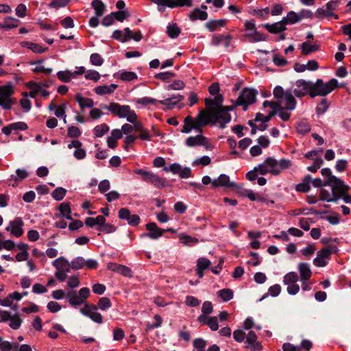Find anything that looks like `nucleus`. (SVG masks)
Wrapping results in <instances>:
<instances>
[{"mask_svg": "<svg viewBox=\"0 0 351 351\" xmlns=\"http://www.w3.org/2000/svg\"><path fill=\"white\" fill-rule=\"evenodd\" d=\"M343 87H344V84H339L335 78H332L326 83L322 79H317L313 84V92H312L311 98L317 96L325 97L335 88Z\"/></svg>", "mask_w": 351, "mask_h": 351, "instance_id": "nucleus-1", "label": "nucleus"}, {"mask_svg": "<svg viewBox=\"0 0 351 351\" xmlns=\"http://www.w3.org/2000/svg\"><path fill=\"white\" fill-rule=\"evenodd\" d=\"M206 117V112L199 110L195 119L191 116H187L184 118V123L187 128H190V132L192 130H195L198 133L202 134L203 132V128L209 125V120Z\"/></svg>", "mask_w": 351, "mask_h": 351, "instance_id": "nucleus-2", "label": "nucleus"}, {"mask_svg": "<svg viewBox=\"0 0 351 351\" xmlns=\"http://www.w3.org/2000/svg\"><path fill=\"white\" fill-rule=\"evenodd\" d=\"M206 117V112L199 110L195 119L191 116H187L184 118V123L187 128H190V132L192 130H195L198 133L202 134L203 132V128L209 125V120Z\"/></svg>", "mask_w": 351, "mask_h": 351, "instance_id": "nucleus-3", "label": "nucleus"}, {"mask_svg": "<svg viewBox=\"0 0 351 351\" xmlns=\"http://www.w3.org/2000/svg\"><path fill=\"white\" fill-rule=\"evenodd\" d=\"M257 94L258 92L254 88H244L236 100V105L242 106L243 110L246 111L250 105L256 102Z\"/></svg>", "mask_w": 351, "mask_h": 351, "instance_id": "nucleus-4", "label": "nucleus"}, {"mask_svg": "<svg viewBox=\"0 0 351 351\" xmlns=\"http://www.w3.org/2000/svg\"><path fill=\"white\" fill-rule=\"evenodd\" d=\"M104 108L109 110L114 116L121 119L125 118L132 123V111L130 106L110 103L108 106H105Z\"/></svg>", "mask_w": 351, "mask_h": 351, "instance_id": "nucleus-5", "label": "nucleus"}, {"mask_svg": "<svg viewBox=\"0 0 351 351\" xmlns=\"http://www.w3.org/2000/svg\"><path fill=\"white\" fill-rule=\"evenodd\" d=\"M14 93V87L12 83H8L0 86V106L4 109H10L14 101L12 95Z\"/></svg>", "mask_w": 351, "mask_h": 351, "instance_id": "nucleus-6", "label": "nucleus"}, {"mask_svg": "<svg viewBox=\"0 0 351 351\" xmlns=\"http://www.w3.org/2000/svg\"><path fill=\"white\" fill-rule=\"evenodd\" d=\"M206 113L207 119L209 120V125H215L218 121H223L225 122H230L231 115L227 112H224L221 108L215 110L214 109H210V111L202 110Z\"/></svg>", "mask_w": 351, "mask_h": 351, "instance_id": "nucleus-7", "label": "nucleus"}, {"mask_svg": "<svg viewBox=\"0 0 351 351\" xmlns=\"http://www.w3.org/2000/svg\"><path fill=\"white\" fill-rule=\"evenodd\" d=\"M138 138L143 141L151 139L149 132L145 130L142 123L137 120V115L133 111V143Z\"/></svg>", "mask_w": 351, "mask_h": 351, "instance_id": "nucleus-8", "label": "nucleus"}, {"mask_svg": "<svg viewBox=\"0 0 351 351\" xmlns=\"http://www.w3.org/2000/svg\"><path fill=\"white\" fill-rule=\"evenodd\" d=\"M326 184H330L332 195H340V198L350 190V186L337 177H332L330 180H326Z\"/></svg>", "mask_w": 351, "mask_h": 351, "instance_id": "nucleus-9", "label": "nucleus"}, {"mask_svg": "<svg viewBox=\"0 0 351 351\" xmlns=\"http://www.w3.org/2000/svg\"><path fill=\"white\" fill-rule=\"evenodd\" d=\"M24 221L21 217H15L9 221L5 230L10 232V235L16 238L21 237L23 233Z\"/></svg>", "mask_w": 351, "mask_h": 351, "instance_id": "nucleus-10", "label": "nucleus"}, {"mask_svg": "<svg viewBox=\"0 0 351 351\" xmlns=\"http://www.w3.org/2000/svg\"><path fill=\"white\" fill-rule=\"evenodd\" d=\"M82 315L89 317L92 321L97 324L103 322V317L97 311V307L95 305L86 304L84 307L80 309Z\"/></svg>", "mask_w": 351, "mask_h": 351, "instance_id": "nucleus-11", "label": "nucleus"}, {"mask_svg": "<svg viewBox=\"0 0 351 351\" xmlns=\"http://www.w3.org/2000/svg\"><path fill=\"white\" fill-rule=\"evenodd\" d=\"M185 144L187 147H190L197 145H202L205 146L206 149H208V138L201 134L195 136H189L185 141Z\"/></svg>", "mask_w": 351, "mask_h": 351, "instance_id": "nucleus-12", "label": "nucleus"}, {"mask_svg": "<svg viewBox=\"0 0 351 351\" xmlns=\"http://www.w3.org/2000/svg\"><path fill=\"white\" fill-rule=\"evenodd\" d=\"M236 186V183L230 181V178L226 174H221L218 178L215 179L212 182V188L215 189L221 186L232 188Z\"/></svg>", "mask_w": 351, "mask_h": 351, "instance_id": "nucleus-13", "label": "nucleus"}, {"mask_svg": "<svg viewBox=\"0 0 351 351\" xmlns=\"http://www.w3.org/2000/svg\"><path fill=\"white\" fill-rule=\"evenodd\" d=\"M223 97L221 94H217L213 99L206 98L205 99V104L206 109L205 110L210 111V109L215 110L221 108L223 106Z\"/></svg>", "mask_w": 351, "mask_h": 351, "instance_id": "nucleus-14", "label": "nucleus"}, {"mask_svg": "<svg viewBox=\"0 0 351 351\" xmlns=\"http://www.w3.org/2000/svg\"><path fill=\"white\" fill-rule=\"evenodd\" d=\"M146 229L148 230L147 236L152 239H156L161 237L164 232L165 229L158 227L157 224L154 222L148 223L146 224Z\"/></svg>", "mask_w": 351, "mask_h": 351, "instance_id": "nucleus-15", "label": "nucleus"}, {"mask_svg": "<svg viewBox=\"0 0 351 351\" xmlns=\"http://www.w3.org/2000/svg\"><path fill=\"white\" fill-rule=\"evenodd\" d=\"M147 182L152 184L157 188H163L165 186H170V183L165 178H161L158 175L151 171L149 176L147 177L146 180Z\"/></svg>", "mask_w": 351, "mask_h": 351, "instance_id": "nucleus-16", "label": "nucleus"}, {"mask_svg": "<svg viewBox=\"0 0 351 351\" xmlns=\"http://www.w3.org/2000/svg\"><path fill=\"white\" fill-rule=\"evenodd\" d=\"M227 23L228 20L226 19L218 20L212 19L206 22L204 24V27L210 32H215L217 31L219 27H223Z\"/></svg>", "mask_w": 351, "mask_h": 351, "instance_id": "nucleus-17", "label": "nucleus"}, {"mask_svg": "<svg viewBox=\"0 0 351 351\" xmlns=\"http://www.w3.org/2000/svg\"><path fill=\"white\" fill-rule=\"evenodd\" d=\"M52 265L56 270L70 271L71 263L63 256L55 259L52 263Z\"/></svg>", "mask_w": 351, "mask_h": 351, "instance_id": "nucleus-18", "label": "nucleus"}, {"mask_svg": "<svg viewBox=\"0 0 351 351\" xmlns=\"http://www.w3.org/2000/svg\"><path fill=\"white\" fill-rule=\"evenodd\" d=\"M117 88L116 84H111L110 85L99 86L94 88V91L97 95L103 96L106 95H110Z\"/></svg>", "mask_w": 351, "mask_h": 351, "instance_id": "nucleus-19", "label": "nucleus"}, {"mask_svg": "<svg viewBox=\"0 0 351 351\" xmlns=\"http://www.w3.org/2000/svg\"><path fill=\"white\" fill-rule=\"evenodd\" d=\"M108 268L111 271H116L125 276H131L130 269L124 265L110 263L108 264Z\"/></svg>", "mask_w": 351, "mask_h": 351, "instance_id": "nucleus-20", "label": "nucleus"}, {"mask_svg": "<svg viewBox=\"0 0 351 351\" xmlns=\"http://www.w3.org/2000/svg\"><path fill=\"white\" fill-rule=\"evenodd\" d=\"M208 17V14L206 11H203L198 8H195L189 14V18L191 21L197 20L206 21Z\"/></svg>", "mask_w": 351, "mask_h": 351, "instance_id": "nucleus-21", "label": "nucleus"}, {"mask_svg": "<svg viewBox=\"0 0 351 351\" xmlns=\"http://www.w3.org/2000/svg\"><path fill=\"white\" fill-rule=\"evenodd\" d=\"M284 98L285 99V109L287 110H293L296 107L297 101L293 95L292 91L287 90Z\"/></svg>", "mask_w": 351, "mask_h": 351, "instance_id": "nucleus-22", "label": "nucleus"}, {"mask_svg": "<svg viewBox=\"0 0 351 351\" xmlns=\"http://www.w3.org/2000/svg\"><path fill=\"white\" fill-rule=\"evenodd\" d=\"M66 298L68 299L69 304L74 307L84 303L75 291H68L66 293Z\"/></svg>", "mask_w": 351, "mask_h": 351, "instance_id": "nucleus-23", "label": "nucleus"}, {"mask_svg": "<svg viewBox=\"0 0 351 351\" xmlns=\"http://www.w3.org/2000/svg\"><path fill=\"white\" fill-rule=\"evenodd\" d=\"M298 269L302 281H307L310 279L312 276V272L308 263H300L298 265Z\"/></svg>", "mask_w": 351, "mask_h": 351, "instance_id": "nucleus-24", "label": "nucleus"}, {"mask_svg": "<svg viewBox=\"0 0 351 351\" xmlns=\"http://www.w3.org/2000/svg\"><path fill=\"white\" fill-rule=\"evenodd\" d=\"M122 136V132L119 129L113 130L111 135L107 138V145L109 148L114 149L117 146V141Z\"/></svg>", "mask_w": 351, "mask_h": 351, "instance_id": "nucleus-25", "label": "nucleus"}, {"mask_svg": "<svg viewBox=\"0 0 351 351\" xmlns=\"http://www.w3.org/2000/svg\"><path fill=\"white\" fill-rule=\"evenodd\" d=\"M112 36L121 42H125L132 38L131 31L127 27L123 31L116 30L113 32Z\"/></svg>", "mask_w": 351, "mask_h": 351, "instance_id": "nucleus-26", "label": "nucleus"}, {"mask_svg": "<svg viewBox=\"0 0 351 351\" xmlns=\"http://www.w3.org/2000/svg\"><path fill=\"white\" fill-rule=\"evenodd\" d=\"M264 163L268 167H270V173L274 176H278L280 173V169L278 168V161L273 157L267 158Z\"/></svg>", "mask_w": 351, "mask_h": 351, "instance_id": "nucleus-27", "label": "nucleus"}, {"mask_svg": "<svg viewBox=\"0 0 351 351\" xmlns=\"http://www.w3.org/2000/svg\"><path fill=\"white\" fill-rule=\"evenodd\" d=\"M21 45L23 47H26L30 50H32L34 53H43L45 52L47 48L43 47L39 44L32 43V42H22Z\"/></svg>", "mask_w": 351, "mask_h": 351, "instance_id": "nucleus-28", "label": "nucleus"}, {"mask_svg": "<svg viewBox=\"0 0 351 351\" xmlns=\"http://www.w3.org/2000/svg\"><path fill=\"white\" fill-rule=\"evenodd\" d=\"M319 45H311L309 42L305 41L301 44V52L302 55L307 56L313 52L319 50Z\"/></svg>", "mask_w": 351, "mask_h": 351, "instance_id": "nucleus-29", "label": "nucleus"}, {"mask_svg": "<svg viewBox=\"0 0 351 351\" xmlns=\"http://www.w3.org/2000/svg\"><path fill=\"white\" fill-rule=\"evenodd\" d=\"M261 26L267 30L269 33L273 34H278L285 32L279 22H276L272 24L265 23L262 24Z\"/></svg>", "mask_w": 351, "mask_h": 351, "instance_id": "nucleus-30", "label": "nucleus"}, {"mask_svg": "<svg viewBox=\"0 0 351 351\" xmlns=\"http://www.w3.org/2000/svg\"><path fill=\"white\" fill-rule=\"evenodd\" d=\"M311 182V176L310 174H307L302 182L298 184H297L295 189L297 191L306 193L311 189L310 183Z\"/></svg>", "mask_w": 351, "mask_h": 351, "instance_id": "nucleus-31", "label": "nucleus"}, {"mask_svg": "<svg viewBox=\"0 0 351 351\" xmlns=\"http://www.w3.org/2000/svg\"><path fill=\"white\" fill-rule=\"evenodd\" d=\"M104 222H106V219L101 215H99L97 217H88L85 220V224L87 226L90 228L97 227V228Z\"/></svg>", "mask_w": 351, "mask_h": 351, "instance_id": "nucleus-32", "label": "nucleus"}, {"mask_svg": "<svg viewBox=\"0 0 351 351\" xmlns=\"http://www.w3.org/2000/svg\"><path fill=\"white\" fill-rule=\"evenodd\" d=\"M75 99L82 110L85 108H92L94 106L92 99L84 97L80 94L76 95Z\"/></svg>", "mask_w": 351, "mask_h": 351, "instance_id": "nucleus-33", "label": "nucleus"}, {"mask_svg": "<svg viewBox=\"0 0 351 351\" xmlns=\"http://www.w3.org/2000/svg\"><path fill=\"white\" fill-rule=\"evenodd\" d=\"M19 21L13 17L7 16L4 19L3 23H0V28L8 29L15 28L18 26Z\"/></svg>", "mask_w": 351, "mask_h": 351, "instance_id": "nucleus-34", "label": "nucleus"}, {"mask_svg": "<svg viewBox=\"0 0 351 351\" xmlns=\"http://www.w3.org/2000/svg\"><path fill=\"white\" fill-rule=\"evenodd\" d=\"M313 84L314 83L312 82L306 81L302 79L298 80L295 82V85L298 87H302L303 90L308 92L311 97L312 92H313Z\"/></svg>", "mask_w": 351, "mask_h": 351, "instance_id": "nucleus-35", "label": "nucleus"}, {"mask_svg": "<svg viewBox=\"0 0 351 351\" xmlns=\"http://www.w3.org/2000/svg\"><path fill=\"white\" fill-rule=\"evenodd\" d=\"M320 199L326 201L328 202H336L340 199V195H330V193L326 189H321L319 193Z\"/></svg>", "mask_w": 351, "mask_h": 351, "instance_id": "nucleus-36", "label": "nucleus"}, {"mask_svg": "<svg viewBox=\"0 0 351 351\" xmlns=\"http://www.w3.org/2000/svg\"><path fill=\"white\" fill-rule=\"evenodd\" d=\"M60 216L67 219H72L71 210L69 203L63 202L59 206Z\"/></svg>", "mask_w": 351, "mask_h": 351, "instance_id": "nucleus-37", "label": "nucleus"}, {"mask_svg": "<svg viewBox=\"0 0 351 351\" xmlns=\"http://www.w3.org/2000/svg\"><path fill=\"white\" fill-rule=\"evenodd\" d=\"M43 60H39L38 62H31V65H34V67L32 69V71L34 73H44L45 74H50L52 72L51 68H45L43 65H42Z\"/></svg>", "mask_w": 351, "mask_h": 351, "instance_id": "nucleus-38", "label": "nucleus"}, {"mask_svg": "<svg viewBox=\"0 0 351 351\" xmlns=\"http://www.w3.org/2000/svg\"><path fill=\"white\" fill-rule=\"evenodd\" d=\"M91 5L97 16H101L104 14L106 6L101 0H93Z\"/></svg>", "mask_w": 351, "mask_h": 351, "instance_id": "nucleus-39", "label": "nucleus"}, {"mask_svg": "<svg viewBox=\"0 0 351 351\" xmlns=\"http://www.w3.org/2000/svg\"><path fill=\"white\" fill-rule=\"evenodd\" d=\"M57 77L63 82H69L74 78L72 71L68 69L58 71Z\"/></svg>", "mask_w": 351, "mask_h": 351, "instance_id": "nucleus-40", "label": "nucleus"}, {"mask_svg": "<svg viewBox=\"0 0 351 351\" xmlns=\"http://www.w3.org/2000/svg\"><path fill=\"white\" fill-rule=\"evenodd\" d=\"M28 176V172L24 169H17L16 171V175H12L10 176V180H13L14 182H18L26 178Z\"/></svg>", "mask_w": 351, "mask_h": 351, "instance_id": "nucleus-41", "label": "nucleus"}, {"mask_svg": "<svg viewBox=\"0 0 351 351\" xmlns=\"http://www.w3.org/2000/svg\"><path fill=\"white\" fill-rule=\"evenodd\" d=\"M276 114V110H271V112H269V114L267 115H264L262 113L258 112L256 114L254 121L256 122L261 121L263 123H266L269 122L271 120V119L273 117H274Z\"/></svg>", "mask_w": 351, "mask_h": 351, "instance_id": "nucleus-42", "label": "nucleus"}, {"mask_svg": "<svg viewBox=\"0 0 351 351\" xmlns=\"http://www.w3.org/2000/svg\"><path fill=\"white\" fill-rule=\"evenodd\" d=\"M167 33L171 38H176L180 35V29L176 23L169 24L167 27Z\"/></svg>", "mask_w": 351, "mask_h": 351, "instance_id": "nucleus-43", "label": "nucleus"}, {"mask_svg": "<svg viewBox=\"0 0 351 351\" xmlns=\"http://www.w3.org/2000/svg\"><path fill=\"white\" fill-rule=\"evenodd\" d=\"M193 5L192 0H171L169 8H174L178 7H191Z\"/></svg>", "mask_w": 351, "mask_h": 351, "instance_id": "nucleus-44", "label": "nucleus"}, {"mask_svg": "<svg viewBox=\"0 0 351 351\" xmlns=\"http://www.w3.org/2000/svg\"><path fill=\"white\" fill-rule=\"evenodd\" d=\"M71 268L75 270L85 268V259L82 256L75 258L71 262Z\"/></svg>", "mask_w": 351, "mask_h": 351, "instance_id": "nucleus-45", "label": "nucleus"}, {"mask_svg": "<svg viewBox=\"0 0 351 351\" xmlns=\"http://www.w3.org/2000/svg\"><path fill=\"white\" fill-rule=\"evenodd\" d=\"M109 126L107 124L102 123L101 125H97L94 128L93 132L96 137H102L109 131Z\"/></svg>", "mask_w": 351, "mask_h": 351, "instance_id": "nucleus-46", "label": "nucleus"}, {"mask_svg": "<svg viewBox=\"0 0 351 351\" xmlns=\"http://www.w3.org/2000/svg\"><path fill=\"white\" fill-rule=\"evenodd\" d=\"M84 77L87 80H92L95 82H97L99 80L101 77L100 73L93 69H89L86 71Z\"/></svg>", "mask_w": 351, "mask_h": 351, "instance_id": "nucleus-47", "label": "nucleus"}, {"mask_svg": "<svg viewBox=\"0 0 351 351\" xmlns=\"http://www.w3.org/2000/svg\"><path fill=\"white\" fill-rule=\"evenodd\" d=\"M19 345L17 343L5 341L1 338L0 351H11L13 348H16Z\"/></svg>", "mask_w": 351, "mask_h": 351, "instance_id": "nucleus-48", "label": "nucleus"}, {"mask_svg": "<svg viewBox=\"0 0 351 351\" xmlns=\"http://www.w3.org/2000/svg\"><path fill=\"white\" fill-rule=\"evenodd\" d=\"M218 295L224 301L228 302L232 299L234 293L230 289H223L218 291Z\"/></svg>", "mask_w": 351, "mask_h": 351, "instance_id": "nucleus-49", "label": "nucleus"}, {"mask_svg": "<svg viewBox=\"0 0 351 351\" xmlns=\"http://www.w3.org/2000/svg\"><path fill=\"white\" fill-rule=\"evenodd\" d=\"M10 319L9 326L11 328L17 330L20 328L22 323V319L20 317L19 314L13 315V316Z\"/></svg>", "mask_w": 351, "mask_h": 351, "instance_id": "nucleus-50", "label": "nucleus"}, {"mask_svg": "<svg viewBox=\"0 0 351 351\" xmlns=\"http://www.w3.org/2000/svg\"><path fill=\"white\" fill-rule=\"evenodd\" d=\"M123 134L127 135L126 136V142L128 145L132 143V136L130 135L132 132V125L129 123H125L122 126L121 130H120Z\"/></svg>", "mask_w": 351, "mask_h": 351, "instance_id": "nucleus-51", "label": "nucleus"}, {"mask_svg": "<svg viewBox=\"0 0 351 351\" xmlns=\"http://www.w3.org/2000/svg\"><path fill=\"white\" fill-rule=\"evenodd\" d=\"M298 280V276L295 272H289L283 278L285 285H290L295 283Z\"/></svg>", "mask_w": 351, "mask_h": 351, "instance_id": "nucleus-52", "label": "nucleus"}, {"mask_svg": "<svg viewBox=\"0 0 351 351\" xmlns=\"http://www.w3.org/2000/svg\"><path fill=\"white\" fill-rule=\"evenodd\" d=\"M66 193V190L62 187L56 189L51 193L53 198L57 201L62 200Z\"/></svg>", "mask_w": 351, "mask_h": 351, "instance_id": "nucleus-53", "label": "nucleus"}, {"mask_svg": "<svg viewBox=\"0 0 351 351\" xmlns=\"http://www.w3.org/2000/svg\"><path fill=\"white\" fill-rule=\"evenodd\" d=\"M211 265V262L205 257L199 258L197 261V268L201 270H206Z\"/></svg>", "mask_w": 351, "mask_h": 351, "instance_id": "nucleus-54", "label": "nucleus"}, {"mask_svg": "<svg viewBox=\"0 0 351 351\" xmlns=\"http://www.w3.org/2000/svg\"><path fill=\"white\" fill-rule=\"evenodd\" d=\"M90 62L92 65L95 66H100L104 63V59L97 53H92L90 56Z\"/></svg>", "mask_w": 351, "mask_h": 351, "instance_id": "nucleus-55", "label": "nucleus"}, {"mask_svg": "<svg viewBox=\"0 0 351 351\" xmlns=\"http://www.w3.org/2000/svg\"><path fill=\"white\" fill-rule=\"evenodd\" d=\"M97 305L98 308L101 311H106L111 307L112 304L109 298L103 297L99 299Z\"/></svg>", "mask_w": 351, "mask_h": 351, "instance_id": "nucleus-56", "label": "nucleus"}, {"mask_svg": "<svg viewBox=\"0 0 351 351\" xmlns=\"http://www.w3.org/2000/svg\"><path fill=\"white\" fill-rule=\"evenodd\" d=\"M323 163L324 160L322 158H316L314 159L313 165L307 167L306 169L312 173H316Z\"/></svg>", "mask_w": 351, "mask_h": 351, "instance_id": "nucleus-57", "label": "nucleus"}, {"mask_svg": "<svg viewBox=\"0 0 351 351\" xmlns=\"http://www.w3.org/2000/svg\"><path fill=\"white\" fill-rule=\"evenodd\" d=\"M332 14V12L330 11V10H327L326 7V9L324 8H318L315 13V16L318 19L328 18Z\"/></svg>", "mask_w": 351, "mask_h": 351, "instance_id": "nucleus-58", "label": "nucleus"}, {"mask_svg": "<svg viewBox=\"0 0 351 351\" xmlns=\"http://www.w3.org/2000/svg\"><path fill=\"white\" fill-rule=\"evenodd\" d=\"M97 230L100 232H103L106 234H110L114 232L116 230V227L114 225L110 223H104L101 224L99 227L97 228Z\"/></svg>", "mask_w": 351, "mask_h": 351, "instance_id": "nucleus-59", "label": "nucleus"}, {"mask_svg": "<svg viewBox=\"0 0 351 351\" xmlns=\"http://www.w3.org/2000/svg\"><path fill=\"white\" fill-rule=\"evenodd\" d=\"M329 103L327 99H323L316 107V112L318 114H324L328 108Z\"/></svg>", "mask_w": 351, "mask_h": 351, "instance_id": "nucleus-60", "label": "nucleus"}, {"mask_svg": "<svg viewBox=\"0 0 351 351\" xmlns=\"http://www.w3.org/2000/svg\"><path fill=\"white\" fill-rule=\"evenodd\" d=\"M185 86L183 81L178 80L173 82V83L169 84L165 87L167 90H181Z\"/></svg>", "mask_w": 351, "mask_h": 351, "instance_id": "nucleus-61", "label": "nucleus"}, {"mask_svg": "<svg viewBox=\"0 0 351 351\" xmlns=\"http://www.w3.org/2000/svg\"><path fill=\"white\" fill-rule=\"evenodd\" d=\"M321 218L326 219L331 225H337L340 221V215L337 213H334V215L322 216Z\"/></svg>", "mask_w": 351, "mask_h": 351, "instance_id": "nucleus-62", "label": "nucleus"}, {"mask_svg": "<svg viewBox=\"0 0 351 351\" xmlns=\"http://www.w3.org/2000/svg\"><path fill=\"white\" fill-rule=\"evenodd\" d=\"M272 61L278 66H284L288 64V61L286 58L276 53L274 54Z\"/></svg>", "mask_w": 351, "mask_h": 351, "instance_id": "nucleus-63", "label": "nucleus"}, {"mask_svg": "<svg viewBox=\"0 0 351 351\" xmlns=\"http://www.w3.org/2000/svg\"><path fill=\"white\" fill-rule=\"evenodd\" d=\"M27 87L32 90H34L37 95H39L42 90V84L40 82L37 83L35 82H29L27 83Z\"/></svg>", "mask_w": 351, "mask_h": 351, "instance_id": "nucleus-64", "label": "nucleus"}]
</instances>
